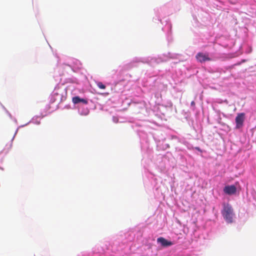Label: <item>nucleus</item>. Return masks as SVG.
Returning <instances> with one entry per match:
<instances>
[{"mask_svg":"<svg viewBox=\"0 0 256 256\" xmlns=\"http://www.w3.org/2000/svg\"><path fill=\"white\" fill-rule=\"evenodd\" d=\"M222 214L227 222H232L234 214L233 209L230 204L226 203L223 204V209L222 211Z\"/></svg>","mask_w":256,"mask_h":256,"instance_id":"nucleus-1","label":"nucleus"},{"mask_svg":"<svg viewBox=\"0 0 256 256\" xmlns=\"http://www.w3.org/2000/svg\"><path fill=\"white\" fill-rule=\"evenodd\" d=\"M245 120V114L244 112L238 113L236 118V128L238 129L241 128L244 125V122Z\"/></svg>","mask_w":256,"mask_h":256,"instance_id":"nucleus-2","label":"nucleus"},{"mask_svg":"<svg viewBox=\"0 0 256 256\" xmlns=\"http://www.w3.org/2000/svg\"><path fill=\"white\" fill-rule=\"evenodd\" d=\"M198 61L200 62H204L206 61H210L211 58L209 57L208 54H203L202 52H198L196 56Z\"/></svg>","mask_w":256,"mask_h":256,"instance_id":"nucleus-3","label":"nucleus"},{"mask_svg":"<svg viewBox=\"0 0 256 256\" xmlns=\"http://www.w3.org/2000/svg\"><path fill=\"white\" fill-rule=\"evenodd\" d=\"M224 192L228 195H232L236 193V188L234 185H228L224 188Z\"/></svg>","mask_w":256,"mask_h":256,"instance_id":"nucleus-4","label":"nucleus"},{"mask_svg":"<svg viewBox=\"0 0 256 256\" xmlns=\"http://www.w3.org/2000/svg\"><path fill=\"white\" fill-rule=\"evenodd\" d=\"M158 242H159L164 247H167L173 244V243L170 241H168L166 238L160 237L157 239Z\"/></svg>","mask_w":256,"mask_h":256,"instance_id":"nucleus-5","label":"nucleus"},{"mask_svg":"<svg viewBox=\"0 0 256 256\" xmlns=\"http://www.w3.org/2000/svg\"><path fill=\"white\" fill-rule=\"evenodd\" d=\"M72 102L74 104H76L79 102H82L84 104H88V100H86L80 98L79 96H78L72 98Z\"/></svg>","mask_w":256,"mask_h":256,"instance_id":"nucleus-6","label":"nucleus"},{"mask_svg":"<svg viewBox=\"0 0 256 256\" xmlns=\"http://www.w3.org/2000/svg\"><path fill=\"white\" fill-rule=\"evenodd\" d=\"M96 85L100 89H105L106 86L102 82H96Z\"/></svg>","mask_w":256,"mask_h":256,"instance_id":"nucleus-7","label":"nucleus"},{"mask_svg":"<svg viewBox=\"0 0 256 256\" xmlns=\"http://www.w3.org/2000/svg\"><path fill=\"white\" fill-rule=\"evenodd\" d=\"M194 104H195V102H194V101H192V102H191V105L192 106H194Z\"/></svg>","mask_w":256,"mask_h":256,"instance_id":"nucleus-8","label":"nucleus"},{"mask_svg":"<svg viewBox=\"0 0 256 256\" xmlns=\"http://www.w3.org/2000/svg\"><path fill=\"white\" fill-rule=\"evenodd\" d=\"M236 3V2H232V4H235Z\"/></svg>","mask_w":256,"mask_h":256,"instance_id":"nucleus-9","label":"nucleus"}]
</instances>
